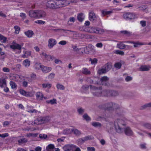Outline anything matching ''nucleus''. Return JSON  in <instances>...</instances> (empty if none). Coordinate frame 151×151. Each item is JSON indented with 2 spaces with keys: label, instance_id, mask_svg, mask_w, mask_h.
<instances>
[{
  "label": "nucleus",
  "instance_id": "nucleus-47",
  "mask_svg": "<svg viewBox=\"0 0 151 151\" xmlns=\"http://www.w3.org/2000/svg\"><path fill=\"white\" fill-rule=\"evenodd\" d=\"M42 66V65H40V63H36L35 64V67L36 69H41Z\"/></svg>",
  "mask_w": 151,
  "mask_h": 151
},
{
  "label": "nucleus",
  "instance_id": "nucleus-31",
  "mask_svg": "<svg viewBox=\"0 0 151 151\" xmlns=\"http://www.w3.org/2000/svg\"><path fill=\"white\" fill-rule=\"evenodd\" d=\"M24 54L22 56V57L23 58H27L29 56H30L31 55L30 52L29 51H25L24 52Z\"/></svg>",
  "mask_w": 151,
  "mask_h": 151
},
{
  "label": "nucleus",
  "instance_id": "nucleus-33",
  "mask_svg": "<svg viewBox=\"0 0 151 151\" xmlns=\"http://www.w3.org/2000/svg\"><path fill=\"white\" fill-rule=\"evenodd\" d=\"M151 107V102L146 104L141 107V109H145L147 108Z\"/></svg>",
  "mask_w": 151,
  "mask_h": 151
},
{
  "label": "nucleus",
  "instance_id": "nucleus-53",
  "mask_svg": "<svg viewBox=\"0 0 151 151\" xmlns=\"http://www.w3.org/2000/svg\"><path fill=\"white\" fill-rule=\"evenodd\" d=\"M146 22L145 21H141L140 22V24L142 27H145L146 25Z\"/></svg>",
  "mask_w": 151,
  "mask_h": 151
},
{
  "label": "nucleus",
  "instance_id": "nucleus-56",
  "mask_svg": "<svg viewBox=\"0 0 151 151\" xmlns=\"http://www.w3.org/2000/svg\"><path fill=\"white\" fill-rule=\"evenodd\" d=\"M96 46L98 48H101L103 46V45L101 42L97 43L96 45Z\"/></svg>",
  "mask_w": 151,
  "mask_h": 151
},
{
  "label": "nucleus",
  "instance_id": "nucleus-61",
  "mask_svg": "<svg viewBox=\"0 0 151 151\" xmlns=\"http://www.w3.org/2000/svg\"><path fill=\"white\" fill-rule=\"evenodd\" d=\"M73 151H81L80 149L75 145L74 148L73 149Z\"/></svg>",
  "mask_w": 151,
  "mask_h": 151
},
{
  "label": "nucleus",
  "instance_id": "nucleus-45",
  "mask_svg": "<svg viewBox=\"0 0 151 151\" xmlns=\"http://www.w3.org/2000/svg\"><path fill=\"white\" fill-rule=\"evenodd\" d=\"M42 86L44 88H50L51 87V84L49 83H43L42 84Z\"/></svg>",
  "mask_w": 151,
  "mask_h": 151
},
{
  "label": "nucleus",
  "instance_id": "nucleus-48",
  "mask_svg": "<svg viewBox=\"0 0 151 151\" xmlns=\"http://www.w3.org/2000/svg\"><path fill=\"white\" fill-rule=\"evenodd\" d=\"M109 78L106 76H104V86H108L109 85V83L106 81L109 80Z\"/></svg>",
  "mask_w": 151,
  "mask_h": 151
},
{
  "label": "nucleus",
  "instance_id": "nucleus-17",
  "mask_svg": "<svg viewBox=\"0 0 151 151\" xmlns=\"http://www.w3.org/2000/svg\"><path fill=\"white\" fill-rule=\"evenodd\" d=\"M150 68L151 67L149 65H143L140 67L139 69L141 71H147L150 69Z\"/></svg>",
  "mask_w": 151,
  "mask_h": 151
},
{
  "label": "nucleus",
  "instance_id": "nucleus-59",
  "mask_svg": "<svg viewBox=\"0 0 151 151\" xmlns=\"http://www.w3.org/2000/svg\"><path fill=\"white\" fill-rule=\"evenodd\" d=\"M3 71L5 72H9L10 71V69L4 67L2 69Z\"/></svg>",
  "mask_w": 151,
  "mask_h": 151
},
{
  "label": "nucleus",
  "instance_id": "nucleus-12",
  "mask_svg": "<svg viewBox=\"0 0 151 151\" xmlns=\"http://www.w3.org/2000/svg\"><path fill=\"white\" fill-rule=\"evenodd\" d=\"M93 80L95 81V83L103 85L104 81V77H102L101 78L95 77Z\"/></svg>",
  "mask_w": 151,
  "mask_h": 151
},
{
  "label": "nucleus",
  "instance_id": "nucleus-37",
  "mask_svg": "<svg viewBox=\"0 0 151 151\" xmlns=\"http://www.w3.org/2000/svg\"><path fill=\"white\" fill-rule=\"evenodd\" d=\"M111 96H118L119 93L118 92L115 90H111Z\"/></svg>",
  "mask_w": 151,
  "mask_h": 151
},
{
  "label": "nucleus",
  "instance_id": "nucleus-14",
  "mask_svg": "<svg viewBox=\"0 0 151 151\" xmlns=\"http://www.w3.org/2000/svg\"><path fill=\"white\" fill-rule=\"evenodd\" d=\"M75 145H65L63 147L64 150H67L68 151L72 150L73 151V149L74 148Z\"/></svg>",
  "mask_w": 151,
  "mask_h": 151
},
{
  "label": "nucleus",
  "instance_id": "nucleus-41",
  "mask_svg": "<svg viewBox=\"0 0 151 151\" xmlns=\"http://www.w3.org/2000/svg\"><path fill=\"white\" fill-rule=\"evenodd\" d=\"M7 38L1 35L0 34V40H3L2 42L3 43L6 42V41Z\"/></svg>",
  "mask_w": 151,
  "mask_h": 151
},
{
  "label": "nucleus",
  "instance_id": "nucleus-4",
  "mask_svg": "<svg viewBox=\"0 0 151 151\" xmlns=\"http://www.w3.org/2000/svg\"><path fill=\"white\" fill-rule=\"evenodd\" d=\"M90 88L92 91V93L94 96L100 97L101 96L102 93V88L101 86L97 87L93 85H90Z\"/></svg>",
  "mask_w": 151,
  "mask_h": 151
},
{
  "label": "nucleus",
  "instance_id": "nucleus-54",
  "mask_svg": "<svg viewBox=\"0 0 151 151\" xmlns=\"http://www.w3.org/2000/svg\"><path fill=\"white\" fill-rule=\"evenodd\" d=\"M35 22L36 23H38L41 24H43L45 23V22L40 20H38Z\"/></svg>",
  "mask_w": 151,
  "mask_h": 151
},
{
  "label": "nucleus",
  "instance_id": "nucleus-60",
  "mask_svg": "<svg viewBox=\"0 0 151 151\" xmlns=\"http://www.w3.org/2000/svg\"><path fill=\"white\" fill-rule=\"evenodd\" d=\"M58 43L59 44L64 45L66 44L67 42L65 41L62 40L60 42Z\"/></svg>",
  "mask_w": 151,
  "mask_h": 151
},
{
  "label": "nucleus",
  "instance_id": "nucleus-15",
  "mask_svg": "<svg viewBox=\"0 0 151 151\" xmlns=\"http://www.w3.org/2000/svg\"><path fill=\"white\" fill-rule=\"evenodd\" d=\"M89 19L92 22L96 21V20L97 18L93 12H91L89 13Z\"/></svg>",
  "mask_w": 151,
  "mask_h": 151
},
{
  "label": "nucleus",
  "instance_id": "nucleus-43",
  "mask_svg": "<svg viewBox=\"0 0 151 151\" xmlns=\"http://www.w3.org/2000/svg\"><path fill=\"white\" fill-rule=\"evenodd\" d=\"M143 126L145 128L151 129V124L148 123H146L143 124Z\"/></svg>",
  "mask_w": 151,
  "mask_h": 151
},
{
  "label": "nucleus",
  "instance_id": "nucleus-2",
  "mask_svg": "<svg viewBox=\"0 0 151 151\" xmlns=\"http://www.w3.org/2000/svg\"><path fill=\"white\" fill-rule=\"evenodd\" d=\"M50 121L49 116H40L36 119L32 121V123L35 125H38L48 122Z\"/></svg>",
  "mask_w": 151,
  "mask_h": 151
},
{
  "label": "nucleus",
  "instance_id": "nucleus-27",
  "mask_svg": "<svg viewBox=\"0 0 151 151\" xmlns=\"http://www.w3.org/2000/svg\"><path fill=\"white\" fill-rule=\"evenodd\" d=\"M111 90L108 89L104 91V96H111Z\"/></svg>",
  "mask_w": 151,
  "mask_h": 151
},
{
  "label": "nucleus",
  "instance_id": "nucleus-52",
  "mask_svg": "<svg viewBox=\"0 0 151 151\" xmlns=\"http://www.w3.org/2000/svg\"><path fill=\"white\" fill-rule=\"evenodd\" d=\"M112 13L113 11H104V16H105L106 15L110 14Z\"/></svg>",
  "mask_w": 151,
  "mask_h": 151
},
{
  "label": "nucleus",
  "instance_id": "nucleus-23",
  "mask_svg": "<svg viewBox=\"0 0 151 151\" xmlns=\"http://www.w3.org/2000/svg\"><path fill=\"white\" fill-rule=\"evenodd\" d=\"M128 42L131 43H132L134 44V46L135 47H138V45H144V44L142 43H139V42H131V41H127L125 42Z\"/></svg>",
  "mask_w": 151,
  "mask_h": 151
},
{
  "label": "nucleus",
  "instance_id": "nucleus-13",
  "mask_svg": "<svg viewBox=\"0 0 151 151\" xmlns=\"http://www.w3.org/2000/svg\"><path fill=\"white\" fill-rule=\"evenodd\" d=\"M112 66V64L111 63L108 62L104 65V73L109 71Z\"/></svg>",
  "mask_w": 151,
  "mask_h": 151
},
{
  "label": "nucleus",
  "instance_id": "nucleus-29",
  "mask_svg": "<svg viewBox=\"0 0 151 151\" xmlns=\"http://www.w3.org/2000/svg\"><path fill=\"white\" fill-rule=\"evenodd\" d=\"M72 132L75 135L78 136L81 134V132L76 129H72Z\"/></svg>",
  "mask_w": 151,
  "mask_h": 151
},
{
  "label": "nucleus",
  "instance_id": "nucleus-20",
  "mask_svg": "<svg viewBox=\"0 0 151 151\" xmlns=\"http://www.w3.org/2000/svg\"><path fill=\"white\" fill-rule=\"evenodd\" d=\"M35 95L37 100H42L43 97V95L42 93L37 92L35 94Z\"/></svg>",
  "mask_w": 151,
  "mask_h": 151
},
{
  "label": "nucleus",
  "instance_id": "nucleus-50",
  "mask_svg": "<svg viewBox=\"0 0 151 151\" xmlns=\"http://www.w3.org/2000/svg\"><path fill=\"white\" fill-rule=\"evenodd\" d=\"M85 142L83 138H80L78 140V142L79 144H82Z\"/></svg>",
  "mask_w": 151,
  "mask_h": 151
},
{
  "label": "nucleus",
  "instance_id": "nucleus-30",
  "mask_svg": "<svg viewBox=\"0 0 151 151\" xmlns=\"http://www.w3.org/2000/svg\"><path fill=\"white\" fill-rule=\"evenodd\" d=\"M92 125L96 127H100L101 126V124L98 122H94L92 123Z\"/></svg>",
  "mask_w": 151,
  "mask_h": 151
},
{
  "label": "nucleus",
  "instance_id": "nucleus-5",
  "mask_svg": "<svg viewBox=\"0 0 151 151\" xmlns=\"http://www.w3.org/2000/svg\"><path fill=\"white\" fill-rule=\"evenodd\" d=\"M104 110L109 111H112L119 109V106L117 104L112 102L106 103L104 105Z\"/></svg>",
  "mask_w": 151,
  "mask_h": 151
},
{
  "label": "nucleus",
  "instance_id": "nucleus-58",
  "mask_svg": "<svg viewBox=\"0 0 151 151\" xmlns=\"http://www.w3.org/2000/svg\"><path fill=\"white\" fill-rule=\"evenodd\" d=\"M89 47H86L84 48V52L85 53L88 54L89 52Z\"/></svg>",
  "mask_w": 151,
  "mask_h": 151
},
{
  "label": "nucleus",
  "instance_id": "nucleus-10",
  "mask_svg": "<svg viewBox=\"0 0 151 151\" xmlns=\"http://www.w3.org/2000/svg\"><path fill=\"white\" fill-rule=\"evenodd\" d=\"M56 40L53 39L51 38L48 40V47L49 48H52L53 46L56 44Z\"/></svg>",
  "mask_w": 151,
  "mask_h": 151
},
{
  "label": "nucleus",
  "instance_id": "nucleus-25",
  "mask_svg": "<svg viewBox=\"0 0 151 151\" xmlns=\"http://www.w3.org/2000/svg\"><path fill=\"white\" fill-rule=\"evenodd\" d=\"M25 35L29 37H31L33 35V32L32 30H28L24 33Z\"/></svg>",
  "mask_w": 151,
  "mask_h": 151
},
{
  "label": "nucleus",
  "instance_id": "nucleus-18",
  "mask_svg": "<svg viewBox=\"0 0 151 151\" xmlns=\"http://www.w3.org/2000/svg\"><path fill=\"white\" fill-rule=\"evenodd\" d=\"M127 47L129 48V46L124 44L123 42H119V43L117 45V47L121 49H124Z\"/></svg>",
  "mask_w": 151,
  "mask_h": 151
},
{
  "label": "nucleus",
  "instance_id": "nucleus-3",
  "mask_svg": "<svg viewBox=\"0 0 151 151\" xmlns=\"http://www.w3.org/2000/svg\"><path fill=\"white\" fill-rule=\"evenodd\" d=\"M46 5L48 8L54 9L60 7L63 4H60V1L58 0H49L47 1Z\"/></svg>",
  "mask_w": 151,
  "mask_h": 151
},
{
  "label": "nucleus",
  "instance_id": "nucleus-26",
  "mask_svg": "<svg viewBox=\"0 0 151 151\" xmlns=\"http://www.w3.org/2000/svg\"><path fill=\"white\" fill-rule=\"evenodd\" d=\"M83 14L81 13L79 14L77 16V19L80 22H82L84 18V17L83 16Z\"/></svg>",
  "mask_w": 151,
  "mask_h": 151
},
{
  "label": "nucleus",
  "instance_id": "nucleus-57",
  "mask_svg": "<svg viewBox=\"0 0 151 151\" xmlns=\"http://www.w3.org/2000/svg\"><path fill=\"white\" fill-rule=\"evenodd\" d=\"M83 138L85 142L91 139V136H86Z\"/></svg>",
  "mask_w": 151,
  "mask_h": 151
},
{
  "label": "nucleus",
  "instance_id": "nucleus-8",
  "mask_svg": "<svg viewBox=\"0 0 151 151\" xmlns=\"http://www.w3.org/2000/svg\"><path fill=\"white\" fill-rule=\"evenodd\" d=\"M27 142V139L23 136H19L18 137V144L19 145H22L24 144Z\"/></svg>",
  "mask_w": 151,
  "mask_h": 151
},
{
  "label": "nucleus",
  "instance_id": "nucleus-38",
  "mask_svg": "<svg viewBox=\"0 0 151 151\" xmlns=\"http://www.w3.org/2000/svg\"><path fill=\"white\" fill-rule=\"evenodd\" d=\"M84 119L87 121H89L91 120V118L87 114H85L83 116Z\"/></svg>",
  "mask_w": 151,
  "mask_h": 151
},
{
  "label": "nucleus",
  "instance_id": "nucleus-34",
  "mask_svg": "<svg viewBox=\"0 0 151 151\" xmlns=\"http://www.w3.org/2000/svg\"><path fill=\"white\" fill-rule=\"evenodd\" d=\"M56 87L58 89L64 90L65 88V87L61 84L58 83L56 85Z\"/></svg>",
  "mask_w": 151,
  "mask_h": 151
},
{
  "label": "nucleus",
  "instance_id": "nucleus-39",
  "mask_svg": "<svg viewBox=\"0 0 151 151\" xmlns=\"http://www.w3.org/2000/svg\"><path fill=\"white\" fill-rule=\"evenodd\" d=\"M23 64L25 67L29 66L30 65L29 60L28 59L24 61Z\"/></svg>",
  "mask_w": 151,
  "mask_h": 151
},
{
  "label": "nucleus",
  "instance_id": "nucleus-36",
  "mask_svg": "<svg viewBox=\"0 0 151 151\" xmlns=\"http://www.w3.org/2000/svg\"><path fill=\"white\" fill-rule=\"evenodd\" d=\"M72 132V129H70L67 128L63 130V133L64 134H68L71 133Z\"/></svg>",
  "mask_w": 151,
  "mask_h": 151
},
{
  "label": "nucleus",
  "instance_id": "nucleus-9",
  "mask_svg": "<svg viewBox=\"0 0 151 151\" xmlns=\"http://www.w3.org/2000/svg\"><path fill=\"white\" fill-rule=\"evenodd\" d=\"M45 12L42 10H37V17L39 18H44L46 16Z\"/></svg>",
  "mask_w": 151,
  "mask_h": 151
},
{
  "label": "nucleus",
  "instance_id": "nucleus-51",
  "mask_svg": "<svg viewBox=\"0 0 151 151\" xmlns=\"http://www.w3.org/2000/svg\"><path fill=\"white\" fill-rule=\"evenodd\" d=\"M115 53L116 54H119L122 55H124V52L123 51H119V50H116V51Z\"/></svg>",
  "mask_w": 151,
  "mask_h": 151
},
{
  "label": "nucleus",
  "instance_id": "nucleus-11",
  "mask_svg": "<svg viewBox=\"0 0 151 151\" xmlns=\"http://www.w3.org/2000/svg\"><path fill=\"white\" fill-rule=\"evenodd\" d=\"M52 69V68L50 67H47L42 65L41 70L44 73H46L50 71Z\"/></svg>",
  "mask_w": 151,
  "mask_h": 151
},
{
  "label": "nucleus",
  "instance_id": "nucleus-1",
  "mask_svg": "<svg viewBox=\"0 0 151 151\" xmlns=\"http://www.w3.org/2000/svg\"><path fill=\"white\" fill-rule=\"evenodd\" d=\"M106 129L108 132L112 133L114 129L119 133L124 132L128 136H132L133 133L131 129L129 127H124L125 125V121L122 119L115 120L114 122H108L106 124Z\"/></svg>",
  "mask_w": 151,
  "mask_h": 151
},
{
  "label": "nucleus",
  "instance_id": "nucleus-55",
  "mask_svg": "<svg viewBox=\"0 0 151 151\" xmlns=\"http://www.w3.org/2000/svg\"><path fill=\"white\" fill-rule=\"evenodd\" d=\"M88 151H95V149L94 147H87Z\"/></svg>",
  "mask_w": 151,
  "mask_h": 151
},
{
  "label": "nucleus",
  "instance_id": "nucleus-63",
  "mask_svg": "<svg viewBox=\"0 0 151 151\" xmlns=\"http://www.w3.org/2000/svg\"><path fill=\"white\" fill-rule=\"evenodd\" d=\"M55 74L54 73H51L48 76V78L52 79L54 78Z\"/></svg>",
  "mask_w": 151,
  "mask_h": 151
},
{
  "label": "nucleus",
  "instance_id": "nucleus-42",
  "mask_svg": "<svg viewBox=\"0 0 151 151\" xmlns=\"http://www.w3.org/2000/svg\"><path fill=\"white\" fill-rule=\"evenodd\" d=\"M14 29L15 30V33L16 34H18L20 30V28L18 26H15L14 27Z\"/></svg>",
  "mask_w": 151,
  "mask_h": 151
},
{
  "label": "nucleus",
  "instance_id": "nucleus-62",
  "mask_svg": "<svg viewBox=\"0 0 151 151\" xmlns=\"http://www.w3.org/2000/svg\"><path fill=\"white\" fill-rule=\"evenodd\" d=\"M9 134L8 133H5L3 134H0V137H2L3 138H4L5 137L8 136Z\"/></svg>",
  "mask_w": 151,
  "mask_h": 151
},
{
  "label": "nucleus",
  "instance_id": "nucleus-40",
  "mask_svg": "<svg viewBox=\"0 0 151 151\" xmlns=\"http://www.w3.org/2000/svg\"><path fill=\"white\" fill-rule=\"evenodd\" d=\"M89 61L91 62V63L92 64H96L97 63L98 61V60L97 59L94 58L93 59H92L90 58L89 59Z\"/></svg>",
  "mask_w": 151,
  "mask_h": 151
},
{
  "label": "nucleus",
  "instance_id": "nucleus-64",
  "mask_svg": "<svg viewBox=\"0 0 151 151\" xmlns=\"http://www.w3.org/2000/svg\"><path fill=\"white\" fill-rule=\"evenodd\" d=\"M56 99H53L51 100H50V104H56Z\"/></svg>",
  "mask_w": 151,
  "mask_h": 151
},
{
  "label": "nucleus",
  "instance_id": "nucleus-49",
  "mask_svg": "<svg viewBox=\"0 0 151 151\" xmlns=\"http://www.w3.org/2000/svg\"><path fill=\"white\" fill-rule=\"evenodd\" d=\"M90 85L88 86V85H86L83 86H82V88L84 90L86 91L88 90L89 88H90Z\"/></svg>",
  "mask_w": 151,
  "mask_h": 151
},
{
  "label": "nucleus",
  "instance_id": "nucleus-16",
  "mask_svg": "<svg viewBox=\"0 0 151 151\" xmlns=\"http://www.w3.org/2000/svg\"><path fill=\"white\" fill-rule=\"evenodd\" d=\"M44 57V58L48 60H53L55 59V57L53 56L50 55H47L45 53L42 52L41 54Z\"/></svg>",
  "mask_w": 151,
  "mask_h": 151
},
{
  "label": "nucleus",
  "instance_id": "nucleus-7",
  "mask_svg": "<svg viewBox=\"0 0 151 151\" xmlns=\"http://www.w3.org/2000/svg\"><path fill=\"white\" fill-rule=\"evenodd\" d=\"M89 31L91 32L100 34L103 33L104 32V30L103 29H100L94 27H91L90 30H89Z\"/></svg>",
  "mask_w": 151,
  "mask_h": 151
},
{
  "label": "nucleus",
  "instance_id": "nucleus-6",
  "mask_svg": "<svg viewBox=\"0 0 151 151\" xmlns=\"http://www.w3.org/2000/svg\"><path fill=\"white\" fill-rule=\"evenodd\" d=\"M124 18L126 20L134 19L136 18L135 14L133 13L127 12L124 14Z\"/></svg>",
  "mask_w": 151,
  "mask_h": 151
},
{
  "label": "nucleus",
  "instance_id": "nucleus-46",
  "mask_svg": "<svg viewBox=\"0 0 151 151\" xmlns=\"http://www.w3.org/2000/svg\"><path fill=\"white\" fill-rule=\"evenodd\" d=\"M97 73L100 75L104 73V68H102L99 69L98 70Z\"/></svg>",
  "mask_w": 151,
  "mask_h": 151
},
{
  "label": "nucleus",
  "instance_id": "nucleus-35",
  "mask_svg": "<svg viewBox=\"0 0 151 151\" xmlns=\"http://www.w3.org/2000/svg\"><path fill=\"white\" fill-rule=\"evenodd\" d=\"M85 109L82 108H79L77 109V111L80 115H82L85 111Z\"/></svg>",
  "mask_w": 151,
  "mask_h": 151
},
{
  "label": "nucleus",
  "instance_id": "nucleus-32",
  "mask_svg": "<svg viewBox=\"0 0 151 151\" xmlns=\"http://www.w3.org/2000/svg\"><path fill=\"white\" fill-rule=\"evenodd\" d=\"M9 84L12 89H17V85L15 82L13 81H11L10 82Z\"/></svg>",
  "mask_w": 151,
  "mask_h": 151
},
{
  "label": "nucleus",
  "instance_id": "nucleus-24",
  "mask_svg": "<svg viewBox=\"0 0 151 151\" xmlns=\"http://www.w3.org/2000/svg\"><path fill=\"white\" fill-rule=\"evenodd\" d=\"M82 73L84 74L88 75L91 74V72L88 70L87 68H83Z\"/></svg>",
  "mask_w": 151,
  "mask_h": 151
},
{
  "label": "nucleus",
  "instance_id": "nucleus-19",
  "mask_svg": "<svg viewBox=\"0 0 151 151\" xmlns=\"http://www.w3.org/2000/svg\"><path fill=\"white\" fill-rule=\"evenodd\" d=\"M20 93L22 95L26 96H31L32 94L30 92H27L23 90H20Z\"/></svg>",
  "mask_w": 151,
  "mask_h": 151
},
{
  "label": "nucleus",
  "instance_id": "nucleus-21",
  "mask_svg": "<svg viewBox=\"0 0 151 151\" xmlns=\"http://www.w3.org/2000/svg\"><path fill=\"white\" fill-rule=\"evenodd\" d=\"M29 16L33 18L37 17V10H31L29 12Z\"/></svg>",
  "mask_w": 151,
  "mask_h": 151
},
{
  "label": "nucleus",
  "instance_id": "nucleus-22",
  "mask_svg": "<svg viewBox=\"0 0 151 151\" xmlns=\"http://www.w3.org/2000/svg\"><path fill=\"white\" fill-rule=\"evenodd\" d=\"M10 47L13 49H17L19 50H21L22 48L21 46L17 44H15L10 45Z\"/></svg>",
  "mask_w": 151,
  "mask_h": 151
},
{
  "label": "nucleus",
  "instance_id": "nucleus-44",
  "mask_svg": "<svg viewBox=\"0 0 151 151\" xmlns=\"http://www.w3.org/2000/svg\"><path fill=\"white\" fill-rule=\"evenodd\" d=\"M114 66L116 68L120 69L122 66L121 63L119 62H117L115 64Z\"/></svg>",
  "mask_w": 151,
  "mask_h": 151
},
{
  "label": "nucleus",
  "instance_id": "nucleus-28",
  "mask_svg": "<svg viewBox=\"0 0 151 151\" xmlns=\"http://www.w3.org/2000/svg\"><path fill=\"white\" fill-rule=\"evenodd\" d=\"M6 83L5 79H0V86L1 87H3L4 86H6Z\"/></svg>",
  "mask_w": 151,
  "mask_h": 151
}]
</instances>
